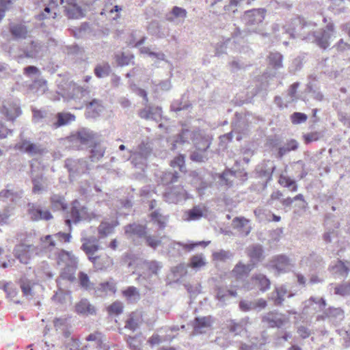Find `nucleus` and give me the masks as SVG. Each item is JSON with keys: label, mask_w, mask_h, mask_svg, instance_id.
Instances as JSON below:
<instances>
[{"label": "nucleus", "mask_w": 350, "mask_h": 350, "mask_svg": "<svg viewBox=\"0 0 350 350\" xmlns=\"http://www.w3.org/2000/svg\"><path fill=\"white\" fill-rule=\"evenodd\" d=\"M215 319L211 316L196 317L190 324L193 327L192 335L204 334L211 329Z\"/></svg>", "instance_id": "obj_6"}, {"label": "nucleus", "mask_w": 350, "mask_h": 350, "mask_svg": "<svg viewBox=\"0 0 350 350\" xmlns=\"http://www.w3.org/2000/svg\"><path fill=\"white\" fill-rule=\"evenodd\" d=\"M55 117L56 121L52 124L54 129L68 125L75 120V116L70 113H57Z\"/></svg>", "instance_id": "obj_30"}, {"label": "nucleus", "mask_w": 350, "mask_h": 350, "mask_svg": "<svg viewBox=\"0 0 350 350\" xmlns=\"http://www.w3.org/2000/svg\"><path fill=\"white\" fill-rule=\"evenodd\" d=\"M69 288L68 286H62V289L58 286V291L53 296L52 299L55 301L62 303L65 300L66 288Z\"/></svg>", "instance_id": "obj_63"}, {"label": "nucleus", "mask_w": 350, "mask_h": 350, "mask_svg": "<svg viewBox=\"0 0 350 350\" xmlns=\"http://www.w3.org/2000/svg\"><path fill=\"white\" fill-rule=\"evenodd\" d=\"M287 294V289L284 286L275 288L270 293L269 300L273 302L274 306L280 307L283 305L284 297Z\"/></svg>", "instance_id": "obj_21"}, {"label": "nucleus", "mask_w": 350, "mask_h": 350, "mask_svg": "<svg viewBox=\"0 0 350 350\" xmlns=\"http://www.w3.org/2000/svg\"><path fill=\"white\" fill-rule=\"evenodd\" d=\"M208 159L207 152L196 150L190 154V159L198 163H204Z\"/></svg>", "instance_id": "obj_57"}, {"label": "nucleus", "mask_w": 350, "mask_h": 350, "mask_svg": "<svg viewBox=\"0 0 350 350\" xmlns=\"http://www.w3.org/2000/svg\"><path fill=\"white\" fill-rule=\"evenodd\" d=\"M334 294L346 297L350 295V282L342 283L336 286L334 288Z\"/></svg>", "instance_id": "obj_55"}, {"label": "nucleus", "mask_w": 350, "mask_h": 350, "mask_svg": "<svg viewBox=\"0 0 350 350\" xmlns=\"http://www.w3.org/2000/svg\"><path fill=\"white\" fill-rule=\"evenodd\" d=\"M18 148L31 156L42 155L48 152L46 148L40 144L32 143L29 140H22L17 144Z\"/></svg>", "instance_id": "obj_10"}, {"label": "nucleus", "mask_w": 350, "mask_h": 350, "mask_svg": "<svg viewBox=\"0 0 350 350\" xmlns=\"http://www.w3.org/2000/svg\"><path fill=\"white\" fill-rule=\"evenodd\" d=\"M276 167L274 162L270 160H264L256 166L254 170L255 178L261 179L264 187L272 180V175Z\"/></svg>", "instance_id": "obj_4"}, {"label": "nucleus", "mask_w": 350, "mask_h": 350, "mask_svg": "<svg viewBox=\"0 0 350 350\" xmlns=\"http://www.w3.org/2000/svg\"><path fill=\"white\" fill-rule=\"evenodd\" d=\"M11 35L16 39H24L27 37L28 31L25 25L12 24L9 28Z\"/></svg>", "instance_id": "obj_37"}, {"label": "nucleus", "mask_w": 350, "mask_h": 350, "mask_svg": "<svg viewBox=\"0 0 350 350\" xmlns=\"http://www.w3.org/2000/svg\"><path fill=\"white\" fill-rule=\"evenodd\" d=\"M79 282L80 286L85 291H92L95 289V284L90 280L87 273L80 271L78 274Z\"/></svg>", "instance_id": "obj_44"}, {"label": "nucleus", "mask_w": 350, "mask_h": 350, "mask_svg": "<svg viewBox=\"0 0 350 350\" xmlns=\"http://www.w3.org/2000/svg\"><path fill=\"white\" fill-rule=\"evenodd\" d=\"M22 53L18 55V59L23 58L37 59L42 56L43 45L38 41H31L20 48Z\"/></svg>", "instance_id": "obj_5"}, {"label": "nucleus", "mask_w": 350, "mask_h": 350, "mask_svg": "<svg viewBox=\"0 0 350 350\" xmlns=\"http://www.w3.org/2000/svg\"><path fill=\"white\" fill-rule=\"evenodd\" d=\"M51 208L53 211H64L67 208V204L65 201V198L60 195L53 194L51 198Z\"/></svg>", "instance_id": "obj_40"}, {"label": "nucleus", "mask_w": 350, "mask_h": 350, "mask_svg": "<svg viewBox=\"0 0 350 350\" xmlns=\"http://www.w3.org/2000/svg\"><path fill=\"white\" fill-rule=\"evenodd\" d=\"M299 148V142L294 139L286 140L283 146L278 148V158L282 159L291 151H295Z\"/></svg>", "instance_id": "obj_32"}, {"label": "nucleus", "mask_w": 350, "mask_h": 350, "mask_svg": "<svg viewBox=\"0 0 350 350\" xmlns=\"http://www.w3.org/2000/svg\"><path fill=\"white\" fill-rule=\"evenodd\" d=\"M261 321L271 328H281L286 323L283 314L275 310L263 314L261 317Z\"/></svg>", "instance_id": "obj_9"}, {"label": "nucleus", "mask_w": 350, "mask_h": 350, "mask_svg": "<svg viewBox=\"0 0 350 350\" xmlns=\"http://www.w3.org/2000/svg\"><path fill=\"white\" fill-rule=\"evenodd\" d=\"M293 24L296 27L289 29V33L292 38H299L303 40L315 43L323 49L329 46V40L334 33V26L332 23H328L325 29L316 31H312L311 23H308L301 18L294 20Z\"/></svg>", "instance_id": "obj_1"}, {"label": "nucleus", "mask_w": 350, "mask_h": 350, "mask_svg": "<svg viewBox=\"0 0 350 350\" xmlns=\"http://www.w3.org/2000/svg\"><path fill=\"white\" fill-rule=\"evenodd\" d=\"M214 260L219 261H226L228 259H230L233 257V254L230 251H226L220 250L218 252H215L213 254Z\"/></svg>", "instance_id": "obj_58"}, {"label": "nucleus", "mask_w": 350, "mask_h": 350, "mask_svg": "<svg viewBox=\"0 0 350 350\" xmlns=\"http://www.w3.org/2000/svg\"><path fill=\"white\" fill-rule=\"evenodd\" d=\"M324 137V132L321 131H316L307 133H304L302 139L306 144H309L313 142L320 140Z\"/></svg>", "instance_id": "obj_50"}, {"label": "nucleus", "mask_w": 350, "mask_h": 350, "mask_svg": "<svg viewBox=\"0 0 350 350\" xmlns=\"http://www.w3.org/2000/svg\"><path fill=\"white\" fill-rule=\"evenodd\" d=\"M83 206L81 205L78 200H75L72 203V207L70 210V218L74 223H77L81 220L80 211L83 209Z\"/></svg>", "instance_id": "obj_49"}, {"label": "nucleus", "mask_w": 350, "mask_h": 350, "mask_svg": "<svg viewBox=\"0 0 350 350\" xmlns=\"http://www.w3.org/2000/svg\"><path fill=\"white\" fill-rule=\"evenodd\" d=\"M64 166L69 172V176L75 178L77 176L85 174L89 170L88 162L84 159H67Z\"/></svg>", "instance_id": "obj_7"}, {"label": "nucleus", "mask_w": 350, "mask_h": 350, "mask_svg": "<svg viewBox=\"0 0 350 350\" xmlns=\"http://www.w3.org/2000/svg\"><path fill=\"white\" fill-rule=\"evenodd\" d=\"M226 327L228 330L234 335H240L245 329L241 324L240 321H236L234 319L227 321Z\"/></svg>", "instance_id": "obj_47"}, {"label": "nucleus", "mask_w": 350, "mask_h": 350, "mask_svg": "<svg viewBox=\"0 0 350 350\" xmlns=\"http://www.w3.org/2000/svg\"><path fill=\"white\" fill-rule=\"evenodd\" d=\"M83 243L81 249L88 256L90 260V257H95L94 254L99 250L100 246L97 243V241L94 238H85L82 239Z\"/></svg>", "instance_id": "obj_20"}, {"label": "nucleus", "mask_w": 350, "mask_h": 350, "mask_svg": "<svg viewBox=\"0 0 350 350\" xmlns=\"http://www.w3.org/2000/svg\"><path fill=\"white\" fill-rule=\"evenodd\" d=\"M211 241H198V242H188L186 243H182L181 252L185 250V252H189L192 251L195 247L198 246L206 247Z\"/></svg>", "instance_id": "obj_56"}, {"label": "nucleus", "mask_w": 350, "mask_h": 350, "mask_svg": "<svg viewBox=\"0 0 350 350\" xmlns=\"http://www.w3.org/2000/svg\"><path fill=\"white\" fill-rule=\"evenodd\" d=\"M23 75L29 78H36L41 75L40 70L35 66H28L23 68Z\"/></svg>", "instance_id": "obj_59"}, {"label": "nucleus", "mask_w": 350, "mask_h": 350, "mask_svg": "<svg viewBox=\"0 0 350 350\" xmlns=\"http://www.w3.org/2000/svg\"><path fill=\"white\" fill-rule=\"evenodd\" d=\"M77 265H67L62 269L59 278L56 280L57 285L62 289V286L66 285L64 281L72 283L76 280L75 272Z\"/></svg>", "instance_id": "obj_13"}, {"label": "nucleus", "mask_w": 350, "mask_h": 350, "mask_svg": "<svg viewBox=\"0 0 350 350\" xmlns=\"http://www.w3.org/2000/svg\"><path fill=\"white\" fill-rule=\"evenodd\" d=\"M94 291V295L97 297H100L107 292L115 293L116 291V286L113 279H111L110 281L100 283L97 286H95Z\"/></svg>", "instance_id": "obj_33"}, {"label": "nucleus", "mask_w": 350, "mask_h": 350, "mask_svg": "<svg viewBox=\"0 0 350 350\" xmlns=\"http://www.w3.org/2000/svg\"><path fill=\"white\" fill-rule=\"evenodd\" d=\"M111 71V66L107 62L97 64L94 70V75L98 78H104L109 76Z\"/></svg>", "instance_id": "obj_46"}, {"label": "nucleus", "mask_w": 350, "mask_h": 350, "mask_svg": "<svg viewBox=\"0 0 350 350\" xmlns=\"http://www.w3.org/2000/svg\"><path fill=\"white\" fill-rule=\"evenodd\" d=\"M191 106V104L187 100L185 96H183L180 98L177 99L171 105V109L174 111H180L181 110L187 109Z\"/></svg>", "instance_id": "obj_48"}, {"label": "nucleus", "mask_w": 350, "mask_h": 350, "mask_svg": "<svg viewBox=\"0 0 350 350\" xmlns=\"http://www.w3.org/2000/svg\"><path fill=\"white\" fill-rule=\"evenodd\" d=\"M290 118L293 124H299L305 122L308 119V116L304 113L294 112L291 115Z\"/></svg>", "instance_id": "obj_61"}, {"label": "nucleus", "mask_w": 350, "mask_h": 350, "mask_svg": "<svg viewBox=\"0 0 350 350\" xmlns=\"http://www.w3.org/2000/svg\"><path fill=\"white\" fill-rule=\"evenodd\" d=\"M93 34V28L92 25L87 22L83 23L80 27L74 31L76 38H83L92 36Z\"/></svg>", "instance_id": "obj_38"}, {"label": "nucleus", "mask_w": 350, "mask_h": 350, "mask_svg": "<svg viewBox=\"0 0 350 350\" xmlns=\"http://www.w3.org/2000/svg\"><path fill=\"white\" fill-rule=\"evenodd\" d=\"M150 221L158 226L159 230H163L167 224L168 216L161 213L160 208L156 209L150 215Z\"/></svg>", "instance_id": "obj_28"}, {"label": "nucleus", "mask_w": 350, "mask_h": 350, "mask_svg": "<svg viewBox=\"0 0 350 350\" xmlns=\"http://www.w3.org/2000/svg\"><path fill=\"white\" fill-rule=\"evenodd\" d=\"M190 134L191 132L189 130L182 129L180 133H179L176 137V143H179V144L188 143Z\"/></svg>", "instance_id": "obj_64"}, {"label": "nucleus", "mask_w": 350, "mask_h": 350, "mask_svg": "<svg viewBox=\"0 0 350 350\" xmlns=\"http://www.w3.org/2000/svg\"><path fill=\"white\" fill-rule=\"evenodd\" d=\"M70 138L78 150H82L92 147L95 142L98 139V135L87 128L79 129Z\"/></svg>", "instance_id": "obj_2"}, {"label": "nucleus", "mask_w": 350, "mask_h": 350, "mask_svg": "<svg viewBox=\"0 0 350 350\" xmlns=\"http://www.w3.org/2000/svg\"><path fill=\"white\" fill-rule=\"evenodd\" d=\"M332 269L336 274L346 278L350 271V262L338 260Z\"/></svg>", "instance_id": "obj_39"}, {"label": "nucleus", "mask_w": 350, "mask_h": 350, "mask_svg": "<svg viewBox=\"0 0 350 350\" xmlns=\"http://www.w3.org/2000/svg\"><path fill=\"white\" fill-rule=\"evenodd\" d=\"M253 284L262 292H265L270 288L271 282L269 279L262 273H256L252 276Z\"/></svg>", "instance_id": "obj_27"}, {"label": "nucleus", "mask_w": 350, "mask_h": 350, "mask_svg": "<svg viewBox=\"0 0 350 350\" xmlns=\"http://www.w3.org/2000/svg\"><path fill=\"white\" fill-rule=\"evenodd\" d=\"M1 113L8 120L13 121L21 114V110L18 104L7 102L1 108Z\"/></svg>", "instance_id": "obj_17"}, {"label": "nucleus", "mask_w": 350, "mask_h": 350, "mask_svg": "<svg viewBox=\"0 0 350 350\" xmlns=\"http://www.w3.org/2000/svg\"><path fill=\"white\" fill-rule=\"evenodd\" d=\"M179 173L177 172H163L159 176V183L163 185H170L178 182Z\"/></svg>", "instance_id": "obj_35"}, {"label": "nucleus", "mask_w": 350, "mask_h": 350, "mask_svg": "<svg viewBox=\"0 0 350 350\" xmlns=\"http://www.w3.org/2000/svg\"><path fill=\"white\" fill-rule=\"evenodd\" d=\"M65 12L69 18H79L85 15L84 10L76 2L69 1L65 6Z\"/></svg>", "instance_id": "obj_29"}, {"label": "nucleus", "mask_w": 350, "mask_h": 350, "mask_svg": "<svg viewBox=\"0 0 350 350\" xmlns=\"http://www.w3.org/2000/svg\"><path fill=\"white\" fill-rule=\"evenodd\" d=\"M30 176L33 183V192L37 193L42 190V175H34L33 163L30 164Z\"/></svg>", "instance_id": "obj_43"}, {"label": "nucleus", "mask_w": 350, "mask_h": 350, "mask_svg": "<svg viewBox=\"0 0 350 350\" xmlns=\"http://www.w3.org/2000/svg\"><path fill=\"white\" fill-rule=\"evenodd\" d=\"M90 261L98 271H107L113 265V259L107 254L90 257Z\"/></svg>", "instance_id": "obj_15"}, {"label": "nucleus", "mask_w": 350, "mask_h": 350, "mask_svg": "<svg viewBox=\"0 0 350 350\" xmlns=\"http://www.w3.org/2000/svg\"><path fill=\"white\" fill-rule=\"evenodd\" d=\"M246 253L250 258V264H254L255 267L256 264L261 262L265 258L264 249L260 244H252L246 249Z\"/></svg>", "instance_id": "obj_14"}, {"label": "nucleus", "mask_w": 350, "mask_h": 350, "mask_svg": "<svg viewBox=\"0 0 350 350\" xmlns=\"http://www.w3.org/2000/svg\"><path fill=\"white\" fill-rule=\"evenodd\" d=\"M266 10L264 8L252 9L245 11L242 18L248 31L260 33L258 27L265 19Z\"/></svg>", "instance_id": "obj_3"}, {"label": "nucleus", "mask_w": 350, "mask_h": 350, "mask_svg": "<svg viewBox=\"0 0 350 350\" xmlns=\"http://www.w3.org/2000/svg\"><path fill=\"white\" fill-rule=\"evenodd\" d=\"M103 107L98 100L94 99L86 108V114L89 118H96L102 111Z\"/></svg>", "instance_id": "obj_41"}, {"label": "nucleus", "mask_w": 350, "mask_h": 350, "mask_svg": "<svg viewBox=\"0 0 350 350\" xmlns=\"http://www.w3.org/2000/svg\"><path fill=\"white\" fill-rule=\"evenodd\" d=\"M123 295L130 301V302H137L139 298L140 295L137 290V288L135 286H129L123 292Z\"/></svg>", "instance_id": "obj_52"}, {"label": "nucleus", "mask_w": 350, "mask_h": 350, "mask_svg": "<svg viewBox=\"0 0 350 350\" xmlns=\"http://www.w3.org/2000/svg\"><path fill=\"white\" fill-rule=\"evenodd\" d=\"M62 263L65 264V266L77 265V258L72 252L62 250L57 256V264L61 265Z\"/></svg>", "instance_id": "obj_31"}, {"label": "nucleus", "mask_w": 350, "mask_h": 350, "mask_svg": "<svg viewBox=\"0 0 350 350\" xmlns=\"http://www.w3.org/2000/svg\"><path fill=\"white\" fill-rule=\"evenodd\" d=\"M27 207V213L33 221H48L53 218L51 213L48 210L43 211L40 205L34 203H28Z\"/></svg>", "instance_id": "obj_11"}, {"label": "nucleus", "mask_w": 350, "mask_h": 350, "mask_svg": "<svg viewBox=\"0 0 350 350\" xmlns=\"http://www.w3.org/2000/svg\"><path fill=\"white\" fill-rule=\"evenodd\" d=\"M90 150V159L92 162L99 161L103 156L105 152V147L102 146L98 139L95 142Z\"/></svg>", "instance_id": "obj_34"}, {"label": "nucleus", "mask_w": 350, "mask_h": 350, "mask_svg": "<svg viewBox=\"0 0 350 350\" xmlns=\"http://www.w3.org/2000/svg\"><path fill=\"white\" fill-rule=\"evenodd\" d=\"M279 183L281 185L288 188L292 191H295L297 189L295 181L288 177L281 176Z\"/></svg>", "instance_id": "obj_60"}, {"label": "nucleus", "mask_w": 350, "mask_h": 350, "mask_svg": "<svg viewBox=\"0 0 350 350\" xmlns=\"http://www.w3.org/2000/svg\"><path fill=\"white\" fill-rule=\"evenodd\" d=\"M148 31L150 34L158 38H165L170 34L169 29L162 26L158 21H151L148 27Z\"/></svg>", "instance_id": "obj_22"}, {"label": "nucleus", "mask_w": 350, "mask_h": 350, "mask_svg": "<svg viewBox=\"0 0 350 350\" xmlns=\"http://www.w3.org/2000/svg\"><path fill=\"white\" fill-rule=\"evenodd\" d=\"M19 284L24 295H31V282L28 279L25 278H21Z\"/></svg>", "instance_id": "obj_62"}, {"label": "nucleus", "mask_w": 350, "mask_h": 350, "mask_svg": "<svg viewBox=\"0 0 350 350\" xmlns=\"http://www.w3.org/2000/svg\"><path fill=\"white\" fill-rule=\"evenodd\" d=\"M138 149V152L129 153V158L135 167L141 169L145 165L146 159L151 152V149L144 144H140Z\"/></svg>", "instance_id": "obj_8"}, {"label": "nucleus", "mask_w": 350, "mask_h": 350, "mask_svg": "<svg viewBox=\"0 0 350 350\" xmlns=\"http://www.w3.org/2000/svg\"><path fill=\"white\" fill-rule=\"evenodd\" d=\"M325 317L334 324H339L345 318V312L341 308L329 307L324 310Z\"/></svg>", "instance_id": "obj_23"}, {"label": "nucleus", "mask_w": 350, "mask_h": 350, "mask_svg": "<svg viewBox=\"0 0 350 350\" xmlns=\"http://www.w3.org/2000/svg\"><path fill=\"white\" fill-rule=\"evenodd\" d=\"M187 11L185 9L174 6L172 11L166 14L165 18L170 22H176V19H181L182 21L187 17Z\"/></svg>", "instance_id": "obj_36"}, {"label": "nucleus", "mask_w": 350, "mask_h": 350, "mask_svg": "<svg viewBox=\"0 0 350 350\" xmlns=\"http://www.w3.org/2000/svg\"><path fill=\"white\" fill-rule=\"evenodd\" d=\"M254 268V264L245 265L239 262L232 271V274L237 279H243L249 275L250 271Z\"/></svg>", "instance_id": "obj_26"}, {"label": "nucleus", "mask_w": 350, "mask_h": 350, "mask_svg": "<svg viewBox=\"0 0 350 350\" xmlns=\"http://www.w3.org/2000/svg\"><path fill=\"white\" fill-rule=\"evenodd\" d=\"M232 226L234 228L238 230L243 237H247L252 230L250 220L243 217H234L232 220Z\"/></svg>", "instance_id": "obj_19"}, {"label": "nucleus", "mask_w": 350, "mask_h": 350, "mask_svg": "<svg viewBox=\"0 0 350 350\" xmlns=\"http://www.w3.org/2000/svg\"><path fill=\"white\" fill-rule=\"evenodd\" d=\"M185 214L187 215L186 220H198L203 216V210L199 206H195L187 211Z\"/></svg>", "instance_id": "obj_53"}, {"label": "nucleus", "mask_w": 350, "mask_h": 350, "mask_svg": "<svg viewBox=\"0 0 350 350\" xmlns=\"http://www.w3.org/2000/svg\"><path fill=\"white\" fill-rule=\"evenodd\" d=\"M269 64L275 70L283 67V55L279 52H271L268 56Z\"/></svg>", "instance_id": "obj_45"}, {"label": "nucleus", "mask_w": 350, "mask_h": 350, "mask_svg": "<svg viewBox=\"0 0 350 350\" xmlns=\"http://www.w3.org/2000/svg\"><path fill=\"white\" fill-rule=\"evenodd\" d=\"M76 312L83 315H94L96 313V309L88 299H81L75 306Z\"/></svg>", "instance_id": "obj_25"}, {"label": "nucleus", "mask_w": 350, "mask_h": 350, "mask_svg": "<svg viewBox=\"0 0 350 350\" xmlns=\"http://www.w3.org/2000/svg\"><path fill=\"white\" fill-rule=\"evenodd\" d=\"M31 245L20 244L14 250V255L23 264H28L31 258Z\"/></svg>", "instance_id": "obj_18"}, {"label": "nucleus", "mask_w": 350, "mask_h": 350, "mask_svg": "<svg viewBox=\"0 0 350 350\" xmlns=\"http://www.w3.org/2000/svg\"><path fill=\"white\" fill-rule=\"evenodd\" d=\"M206 265V261L202 254H196L190 258L189 266L196 271L200 270Z\"/></svg>", "instance_id": "obj_42"}, {"label": "nucleus", "mask_w": 350, "mask_h": 350, "mask_svg": "<svg viewBox=\"0 0 350 350\" xmlns=\"http://www.w3.org/2000/svg\"><path fill=\"white\" fill-rule=\"evenodd\" d=\"M163 199L168 203L177 204L185 198V191L180 186L167 189L163 195Z\"/></svg>", "instance_id": "obj_12"}, {"label": "nucleus", "mask_w": 350, "mask_h": 350, "mask_svg": "<svg viewBox=\"0 0 350 350\" xmlns=\"http://www.w3.org/2000/svg\"><path fill=\"white\" fill-rule=\"evenodd\" d=\"M142 239H144L145 244L153 250H156L159 245H161V238L159 239L156 235L148 234L146 232V236Z\"/></svg>", "instance_id": "obj_51"}, {"label": "nucleus", "mask_w": 350, "mask_h": 350, "mask_svg": "<svg viewBox=\"0 0 350 350\" xmlns=\"http://www.w3.org/2000/svg\"><path fill=\"white\" fill-rule=\"evenodd\" d=\"M124 233L128 237L136 236L142 239L146 236V226L133 223L126 225L124 227Z\"/></svg>", "instance_id": "obj_24"}, {"label": "nucleus", "mask_w": 350, "mask_h": 350, "mask_svg": "<svg viewBox=\"0 0 350 350\" xmlns=\"http://www.w3.org/2000/svg\"><path fill=\"white\" fill-rule=\"evenodd\" d=\"M0 197L4 200H9L12 202L21 198V195L12 189H5L0 191Z\"/></svg>", "instance_id": "obj_54"}, {"label": "nucleus", "mask_w": 350, "mask_h": 350, "mask_svg": "<svg viewBox=\"0 0 350 350\" xmlns=\"http://www.w3.org/2000/svg\"><path fill=\"white\" fill-rule=\"evenodd\" d=\"M270 265L279 273H284L290 269V260L283 254L274 256L270 260Z\"/></svg>", "instance_id": "obj_16"}]
</instances>
